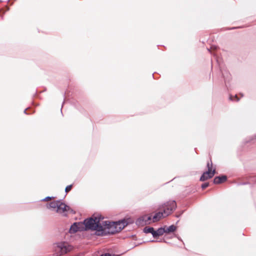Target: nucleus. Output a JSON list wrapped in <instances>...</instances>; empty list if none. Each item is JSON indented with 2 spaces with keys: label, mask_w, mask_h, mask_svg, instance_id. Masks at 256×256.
<instances>
[{
  "label": "nucleus",
  "mask_w": 256,
  "mask_h": 256,
  "mask_svg": "<svg viewBox=\"0 0 256 256\" xmlns=\"http://www.w3.org/2000/svg\"><path fill=\"white\" fill-rule=\"evenodd\" d=\"M86 228L96 230L98 235L114 234L120 232L128 224L125 220L118 222L101 221L100 218H90L84 220Z\"/></svg>",
  "instance_id": "obj_1"
},
{
  "label": "nucleus",
  "mask_w": 256,
  "mask_h": 256,
  "mask_svg": "<svg viewBox=\"0 0 256 256\" xmlns=\"http://www.w3.org/2000/svg\"><path fill=\"white\" fill-rule=\"evenodd\" d=\"M176 207L175 201H170L164 204L160 208V211L156 212L154 216L152 215V222L159 221L161 218H165L172 213Z\"/></svg>",
  "instance_id": "obj_2"
},
{
  "label": "nucleus",
  "mask_w": 256,
  "mask_h": 256,
  "mask_svg": "<svg viewBox=\"0 0 256 256\" xmlns=\"http://www.w3.org/2000/svg\"><path fill=\"white\" fill-rule=\"evenodd\" d=\"M48 208H52L59 214H66V212L70 210V207L60 200L50 202L46 204Z\"/></svg>",
  "instance_id": "obj_3"
},
{
  "label": "nucleus",
  "mask_w": 256,
  "mask_h": 256,
  "mask_svg": "<svg viewBox=\"0 0 256 256\" xmlns=\"http://www.w3.org/2000/svg\"><path fill=\"white\" fill-rule=\"evenodd\" d=\"M72 249V246L67 242L58 243L54 246V254L56 256H60L71 251Z\"/></svg>",
  "instance_id": "obj_4"
},
{
  "label": "nucleus",
  "mask_w": 256,
  "mask_h": 256,
  "mask_svg": "<svg viewBox=\"0 0 256 256\" xmlns=\"http://www.w3.org/2000/svg\"><path fill=\"white\" fill-rule=\"evenodd\" d=\"M152 214H146L140 217L136 221V224L139 226H144L145 225L152 224Z\"/></svg>",
  "instance_id": "obj_5"
},
{
  "label": "nucleus",
  "mask_w": 256,
  "mask_h": 256,
  "mask_svg": "<svg viewBox=\"0 0 256 256\" xmlns=\"http://www.w3.org/2000/svg\"><path fill=\"white\" fill-rule=\"evenodd\" d=\"M85 226V230H89L86 228V224H84V223L81 222H75L70 227V233H74L78 231H80L84 229V226Z\"/></svg>",
  "instance_id": "obj_6"
},
{
  "label": "nucleus",
  "mask_w": 256,
  "mask_h": 256,
  "mask_svg": "<svg viewBox=\"0 0 256 256\" xmlns=\"http://www.w3.org/2000/svg\"><path fill=\"white\" fill-rule=\"evenodd\" d=\"M216 173V169L213 170V172H206L203 173L200 178V180L204 182L212 178Z\"/></svg>",
  "instance_id": "obj_7"
},
{
  "label": "nucleus",
  "mask_w": 256,
  "mask_h": 256,
  "mask_svg": "<svg viewBox=\"0 0 256 256\" xmlns=\"http://www.w3.org/2000/svg\"><path fill=\"white\" fill-rule=\"evenodd\" d=\"M227 178L225 176H216L214 180V183L215 184H220L226 181Z\"/></svg>",
  "instance_id": "obj_8"
},
{
  "label": "nucleus",
  "mask_w": 256,
  "mask_h": 256,
  "mask_svg": "<svg viewBox=\"0 0 256 256\" xmlns=\"http://www.w3.org/2000/svg\"><path fill=\"white\" fill-rule=\"evenodd\" d=\"M164 232H166L164 228H158L156 231L154 230V234H153V236L157 237L158 236H162Z\"/></svg>",
  "instance_id": "obj_9"
},
{
  "label": "nucleus",
  "mask_w": 256,
  "mask_h": 256,
  "mask_svg": "<svg viewBox=\"0 0 256 256\" xmlns=\"http://www.w3.org/2000/svg\"><path fill=\"white\" fill-rule=\"evenodd\" d=\"M207 168L208 170L206 172H213V170L216 169L215 168H214L212 160L210 159V162H208L207 163Z\"/></svg>",
  "instance_id": "obj_10"
},
{
  "label": "nucleus",
  "mask_w": 256,
  "mask_h": 256,
  "mask_svg": "<svg viewBox=\"0 0 256 256\" xmlns=\"http://www.w3.org/2000/svg\"><path fill=\"white\" fill-rule=\"evenodd\" d=\"M165 228V230H166V232H174L176 230V226L174 225H172L168 228Z\"/></svg>",
  "instance_id": "obj_11"
},
{
  "label": "nucleus",
  "mask_w": 256,
  "mask_h": 256,
  "mask_svg": "<svg viewBox=\"0 0 256 256\" xmlns=\"http://www.w3.org/2000/svg\"><path fill=\"white\" fill-rule=\"evenodd\" d=\"M144 231L146 233H152V235L154 232V230L153 228H150L147 226L144 228Z\"/></svg>",
  "instance_id": "obj_12"
},
{
  "label": "nucleus",
  "mask_w": 256,
  "mask_h": 256,
  "mask_svg": "<svg viewBox=\"0 0 256 256\" xmlns=\"http://www.w3.org/2000/svg\"><path fill=\"white\" fill-rule=\"evenodd\" d=\"M72 188V184H70V185H68V186L66 188H65V192H66L68 193V192L70 191L71 190Z\"/></svg>",
  "instance_id": "obj_13"
},
{
  "label": "nucleus",
  "mask_w": 256,
  "mask_h": 256,
  "mask_svg": "<svg viewBox=\"0 0 256 256\" xmlns=\"http://www.w3.org/2000/svg\"><path fill=\"white\" fill-rule=\"evenodd\" d=\"M230 98L232 100H236L238 102L239 100V98L236 95L234 97H232V96H230Z\"/></svg>",
  "instance_id": "obj_14"
},
{
  "label": "nucleus",
  "mask_w": 256,
  "mask_h": 256,
  "mask_svg": "<svg viewBox=\"0 0 256 256\" xmlns=\"http://www.w3.org/2000/svg\"><path fill=\"white\" fill-rule=\"evenodd\" d=\"M208 185H209V184L208 182L203 184L202 185V188L204 190V189L206 188H207L208 186Z\"/></svg>",
  "instance_id": "obj_15"
},
{
  "label": "nucleus",
  "mask_w": 256,
  "mask_h": 256,
  "mask_svg": "<svg viewBox=\"0 0 256 256\" xmlns=\"http://www.w3.org/2000/svg\"><path fill=\"white\" fill-rule=\"evenodd\" d=\"M52 200V198L48 196L44 200L45 201L50 200Z\"/></svg>",
  "instance_id": "obj_16"
},
{
  "label": "nucleus",
  "mask_w": 256,
  "mask_h": 256,
  "mask_svg": "<svg viewBox=\"0 0 256 256\" xmlns=\"http://www.w3.org/2000/svg\"><path fill=\"white\" fill-rule=\"evenodd\" d=\"M100 256H111V255L110 254H102Z\"/></svg>",
  "instance_id": "obj_17"
},
{
  "label": "nucleus",
  "mask_w": 256,
  "mask_h": 256,
  "mask_svg": "<svg viewBox=\"0 0 256 256\" xmlns=\"http://www.w3.org/2000/svg\"><path fill=\"white\" fill-rule=\"evenodd\" d=\"M96 218V217L93 216V217H92V218H94H94ZM96 218H98V217H96ZM100 218V220L101 221H102H102H103V220H104V218H102V220H100V218Z\"/></svg>",
  "instance_id": "obj_18"
}]
</instances>
